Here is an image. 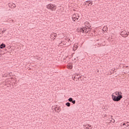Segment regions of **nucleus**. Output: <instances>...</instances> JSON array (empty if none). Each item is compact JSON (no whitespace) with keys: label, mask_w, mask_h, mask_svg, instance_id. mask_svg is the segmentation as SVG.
<instances>
[{"label":"nucleus","mask_w":129,"mask_h":129,"mask_svg":"<svg viewBox=\"0 0 129 129\" xmlns=\"http://www.w3.org/2000/svg\"><path fill=\"white\" fill-rule=\"evenodd\" d=\"M78 79H79V78H78Z\"/></svg>","instance_id":"31"},{"label":"nucleus","mask_w":129,"mask_h":129,"mask_svg":"<svg viewBox=\"0 0 129 129\" xmlns=\"http://www.w3.org/2000/svg\"><path fill=\"white\" fill-rule=\"evenodd\" d=\"M59 44H61V43H60Z\"/></svg>","instance_id":"33"},{"label":"nucleus","mask_w":129,"mask_h":129,"mask_svg":"<svg viewBox=\"0 0 129 129\" xmlns=\"http://www.w3.org/2000/svg\"><path fill=\"white\" fill-rule=\"evenodd\" d=\"M73 100V98H69L68 99V101L70 102H72V101Z\"/></svg>","instance_id":"13"},{"label":"nucleus","mask_w":129,"mask_h":129,"mask_svg":"<svg viewBox=\"0 0 129 129\" xmlns=\"http://www.w3.org/2000/svg\"><path fill=\"white\" fill-rule=\"evenodd\" d=\"M51 37H57V33H53L51 35Z\"/></svg>","instance_id":"11"},{"label":"nucleus","mask_w":129,"mask_h":129,"mask_svg":"<svg viewBox=\"0 0 129 129\" xmlns=\"http://www.w3.org/2000/svg\"><path fill=\"white\" fill-rule=\"evenodd\" d=\"M49 2H53V0H48Z\"/></svg>","instance_id":"28"},{"label":"nucleus","mask_w":129,"mask_h":129,"mask_svg":"<svg viewBox=\"0 0 129 129\" xmlns=\"http://www.w3.org/2000/svg\"><path fill=\"white\" fill-rule=\"evenodd\" d=\"M129 122H127V123L126 124V125H125V128H126V127H128V124Z\"/></svg>","instance_id":"18"},{"label":"nucleus","mask_w":129,"mask_h":129,"mask_svg":"<svg viewBox=\"0 0 129 129\" xmlns=\"http://www.w3.org/2000/svg\"><path fill=\"white\" fill-rule=\"evenodd\" d=\"M126 124L125 123H123L122 125H126Z\"/></svg>","instance_id":"27"},{"label":"nucleus","mask_w":129,"mask_h":129,"mask_svg":"<svg viewBox=\"0 0 129 129\" xmlns=\"http://www.w3.org/2000/svg\"><path fill=\"white\" fill-rule=\"evenodd\" d=\"M79 59L78 58V57L77 58V57L76 58H75L74 60H78Z\"/></svg>","instance_id":"25"},{"label":"nucleus","mask_w":129,"mask_h":129,"mask_svg":"<svg viewBox=\"0 0 129 129\" xmlns=\"http://www.w3.org/2000/svg\"><path fill=\"white\" fill-rule=\"evenodd\" d=\"M14 8H16V5L15 4H12L11 9H14Z\"/></svg>","instance_id":"14"},{"label":"nucleus","mask_w":129,"mask_h":129,"mask_svg":"<svg viewBox=\"0 0 129 129\" xmlns=\"http://www.w3.org/2000/svg\"><path fill=\"white\" fill-rule=\"evenodd\" d=\"M112 99L113 101H115L116 102L118 101H120L121 99L122 98V95H118L117 96L114 95L113 94L111 95Z\"/></svg>","instance_id":"2"},{"label":"nucleus","mask_w":129,"mask_h":129,"mask_svg":"<svg viewBox=\"0 0 129 129\" xmlns=\"http://www.w3.org/2000/svg\"><path fill=\"white\" fill-rule=\"evenodd\" d=\"M70 68V69H72L73 68V66L72 64H71Z\"/></svg>","instance_id":"21"},{"label":"nucleus","mask_w":129,"mask_h":129,"mask_svg":"<svg viewBox=\"0 0 129 129\" xmlns=\"http://www.w3.org/2000/svg\"><path fill=\"white\" fill-rule=\"evenodd\" d=\"M117 92H118V91H116L115 92V95H116L117 96V95H118V94H117Z\"/></svg>","instance_id":"22"},{"label":"nucleus","mask_w":129,"mask_h":129,"mask_svg":"<svg viewBox=\"0 0 129 129\" xmlns=\"http://www.w3.org/2000/svg\"><path fill=\"white\" fill-rule=\"evenodd\" d=\"M52 108H53L55 110V111H57V112L59 113L60 112V111H61V108H57V107H55L54 108H53V107H52Z\"/></svg>","instance_id":"7"},{"label":"nucleus","mask_w":129,"mask_h":129,"mask_svg":"<svg viewBox=\"0 0 129 129\" xmlns=\"http://www.w3.org/2000/svg\"><path fill=\"white\" fill-rule=\"evenodd\" d=\"M88 126H89V127H91V125H88Z\"/></svg>","instance_id":"29"},{"label":"nucleus","mask_w":129,"mask_h":129,"mask_svg":"<svg viewBox=\"0 0 129 129\" xmlns=\"http://www.w3.org/2000/svg\"><path fill=\"white\" fill-rule=\"evenodd\" d=\"M111 117H112V116H111Z\"/></svg>","instance_id":"32"},{"label":"nucleus","mask_w":129,"mask_h":129,"mask_svg":"<svg viewBox=\"0 0 129 129\" xmlns=\"http://www.w3.org/2000/svg\"><path fill=\"white\" fill-rule=\"evenodd\" d=\"M79 16L76 15V14H74L72 16V20L73 22H79Z\"/></svg>","instance_id":"6"},{"label":"nucleus","mask_w":129,"mask_h":129,"mask_svg":"<svg viewBox=\"0 0 129 129\" xmlns=\"http://www.w3.org/2000/svg\"><path fill=\"white\" fill-rule=\"evenodd\" d=\"M66 105L68 106V107H70L71 104L69 102H68L66 103Z\"/></svg>","instance_id":"9"},{"label":"nucleus","mask_w":129,"mask_h":129,"mask_svg":"<svg viewBox=\"0 0 129 129\" xmlns=\"http://www.w3.org/2000/svg\"><path fill=\"white\" fill-rule=\"evenodd\" d=\"M77 48H78V46H77V47L75 46L74 47H73V51H75V50H77Z\"/></svg>","instance_id":"16"},{"label":"nucleus","mask_w":129,"mask_h":129,"mask_svg":"<svg viewBox=\"0 0 129 129\" xmlns=\"http://www.w3.org/2000/svg\"><path fill=\"white\" fill-rule=\"evenodd\" d=\"M12 5H13V4H12V3H9L8 5H9V7H10V8H12Z\"/></svg>","instance_id":"19"},{"label":"nucleus","mask_w":129,"mask_h":129,"mask_svg":"<svg viewBox=\"0 0 129 129\" xmlns=\"http://www.w3.org/2000/svg\"><path fill=\"white\" fill-rule=\"evenodd\" d=\"M77 30L78 31V34H89L90 31L91 30V28L90 27L86 26L85 27H83L82 28H78Z\"/></svg>","instance_id":"1"},{"label":"nucleus","mask_w":129,"mask_h":129,"mask_svg":"<svg viewBox=\"0 0 129 129\" xmlns=\"http://www.w3.org/2000/svg\"><path fill=\"white\" fill-rule=\"evenodd\" d=\"M117 94L118 95H121V94H122V93L121 92H117Z\"/></svg>","instance_id":"17"},{"label":"nucleus","mask_w":129,"mask_h":129,"mask_svg":"<svg viewBox=\"0 0 129 129\" xmlns=\"http://www.w3.org/2000/svg\"><path fill=\"white\" fill-rule=\"evenodd\" d=\"M9 76H11V74H5L4 75V77H9Z\"/></svg>","instance_id":"10"},{"label":"nucleus","mask_w":129,"mask_h":129,"mask_svg":"<svg viewBox=\"0 0 129 129\" xmlns=\"http://www.w3.org/2000/svg\"><path fill=\"white\" fill-rule=\"evenodd\" d=\"M110 121H112V122H114L115 120H114V119L112 118V120H111Z\"/></svg>","instance_id":"23"},{"label":"nucleus","mask_w":129,"mask_h":129,"mask_svg":"<svg viewBox=\"0 0 129 129\" xmlns=\"http://www.w3.org/2000/svg\"><path fill=\"white\" fill-rule=\"evenodd\" d=\"M86 127V129H89V127H87V125H84Z\"/></svg>","instance_id":"20"},{"label":"nucleus","mask_w":129,"mask_h":129,"mask_svg":"<svg viewBox=\"0 0 129 129\" xmlns=\"http://www.w3.org/2000/svg\"><path fill=\"white\" fill-rule=\"evenodd\" d=\"M73 80H75V77H73Z\"/></svg>","instance_id":"26"},{"label":"nucleus","mask_w":129,"mask_h":129,"mask_svg":"<svg viewBox=\"0 0 129 129\" xmlns=\"http://www.w3.org/2000/svg\"><path fill=\"white\" fill-rule=\"evenodd\" d=\"M0 48L1 49H4V48H6V45L5 44V43H2L1 45H0Z\"/></svg>","instance_id":"8"},{"label":"nucleus","mask_w":129,"mask_h":129,"mask_svg":"<svg viewBox=\"0 0 129 129\" xmlns=\"http://www.w3.org/2000/svg\"><path fill=\"white\" fill-rule=\"evenodd\" d=\"M115 69H114V70H113V71L114 72V71H115Z\"/></svg>","instance_id":"30"},{"label":"nucleus","mask_w":129,"mask_h":129,"mask_svg":"<svg viewBox=\"0 0 129 129\" xmlns=\"http://www.w3.org/2000/svg\"><path fill=\"white\" fill-rule=\"evenodd\" d=\"M46 8L47 9H48V10H50L51 11H56V9H57V6H56V5H55L54 4H49L46 6Z\"/></svg>","instance_id":"3"},{"label":"nucleus","mask_w":129,"mask_h":129,"mask_svg":"<svg viewBox=\"0 0 129 129\" xmlns=\"http://www.w3.org/2000/svg\"><path fill=\"white\" fill-rule=\"evenodd\" d=\"M84 6H91L93 5V1H87L84 3Z\"/></svg>","instance_id":"5"},{"label":"nucleus","mask_w":129,"mask_h":129,"mask_svg":"<svg viewBox=\"0 0 129 129\" xmlns=\"http://www.w3.org/2000/svg\"><path fill=\"white\" fill-rule=\"evenodd\" d=\"M129 32H126L125 30H123L121 32L120 35L123 37V38H126L127 36H128Z\"/></svg>","instance_id":"4"},{"label":"nucleus","mask_w":129,"mask_h":129,"mask_svg":"<svg viewBox=\"0 0 129 129\" xmlns=\"http://www.w3.org/2000/svg\"><path fill=\"white\" fill-rule=\"evenodd\" d=\"M71 102H72L73 104H75V103H76V101L75 100H73Z\"/></svg>","instance_id":"15"},{"label":"nucleus","mask_w":129,"mask_h":129,"mask_svg":"<svg viewBox=\"0 0 129 129\" xmlns=\"http://www.w3.org/2000/svg\"><path fill=\"white\" fill-rule=\"evenodd\" d=\"M6 30H4L3 31H2V34H4L6 32Z\"/></svg>","instance_id":"24"},{"label":"nucleus","mask_w":129,"mask_h":129,"mask_svg":"<svg viewBox=\"0 0 129 129\" xmlns=\"http://www.w3.org/2000/svg\"><path fill=\"white\" fill-rule=\"evenodd\" d=\"M79 57H81V52L78 53L77 55V58H79Z\"/></svg>","instance_id":"12"}]
</instances>
